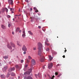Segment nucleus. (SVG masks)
Returning <instances> with one entry per match:
<instances>
[{"label":"nucleus","mask_w":79,"mask_h":79,"mask_svg":"<svg viewBox=\"0 0 79 79\" xmlns=\"http://www.w3.org/2000/svg\"><path fill=\"white\" fill-rule=\"evenodd\" d=\"M38 55L40 56H41V52L43 51V45L41 43H39L38 44Z\"/></svg>","instance_id":"obj_1"},{"label":"nucleus","mask_w":79,"mask_h":79,"mask_svg":"<svg viewBox=\"0 0 79 79\" xmlns=\"http://www.w3.org/2000/svg\"><path fill=\"white\" fill-rule=\"evenodd\" d=\"M35 59H32L31 60V66H32L33 65L35 64Z\"/></svg>","instance_id":"obj_2"},{"label":"nucleus","mask_w":79,"mask_h":79,"mask_svg":"<svg viewBox=\"0 0 79 79\" xmlns=\"http://www.w3.org/2000/svg\"><path fill=\"white\" fill-rule=\"evenodd\" d=\"M29 70L30 71V72H25L24 73V75L25 76H26V75H27V74H29L30 73H31V72L32 71V69H30Z\"/></svg>","instance_id":"obj_3"},{"label":"nucleus","mask_w":79,"mask_h":79,"mask_svg":"<svg viewBox=\"0 0 79 79\" xmlns=\"http://www.w3.org/2000/svg\"><path fill=\"white\" fill-rule=\"evenodd\" d=\"M22 49L24 52H26L27 51V48L25 45H23Z\"/></svg>","instance_id":"obj_4"},{"label":"nucleus","mask_w":79,"mask_h":79,"mask_svg":"<svg viewBox=\"0 0 79 79\" xmlns=\"http://www.w3.org/2000/svg\"><path fill=\"white\" fill-rule=\"evenodd\" d=\"M24 79H33L30 76H28L27 77L24 76Z\"/></svg>","instance_id":"obj_5"},{"label":"nucleus","mask_w":79,"mask_h":79,"mask_svg":"<svg viewBox=\"0 0 79 79\" xmlns=\"http://www.w3.org/2000/svg\"><path fill=\"white\" fill-rule=\"evenodd\" d=\"M53 67V64H48V67L49 69H51Z\"/></svg>","instance_id":"obj_6"},{"label":"nucleus","mask_w":79,"mask_h":79,"mask_svg":"<svg viewBox=\"0 0 79 79\" xmlns=\"http://www.w3.org/2000/svg\"><path fill=\"white\" fill-rule=\"evenodd\" d=\"M23 35H22V37L23 38H24L26 37V36L25 31H23Z\"/></svg>","instance_id":"obj_7"},{"label":"nucleus","mask_w":79,"mask_h":79,"mask_svg":"<svg viewBox=\"0 0 79 79\" xmlns=\"http://www.w3.org/2000/svg\"><path fill=\"white\" fill-rule=\"evenodd\" d=\"M15 70V68L14 67H13V68H11L9 69V71L10 72H11L12 71H14Z\"/></svg>","instance_id":"obj_8"},{"label":"nucleus","mask_w":79,"mask_h":79,"mask_svg":"<svg viewBox=\"0 0 79 79\" xmlns=\"http://www.w3.org/2000/svg\"><path fill=\"white\" fill-rule=\"evenodd\" d=\"M9 3L10 4H11V5H13V0H9L8 1Z\"/></svg>","instance_id":"obj_9"},{"label":"nucleus","mask_w":79,"mask_h":79,"mask_svg":"<svg viewBox=\"0 0 79 79\" xmlns=\"http://www.w3.org/2000/svg\"><path fill=\"white\" fill-rule=\"evenodd\" d=\"M17 44L18 46L21 47L22 46V44L20 43L19 41H18L17 42Z\"/></svg>","instance_id":"obj_10"},{"label":"nucleus","mask_w":79,"mask_h":79,"mask_svg":"<svg viewBox=\"0 0 79 79\" xmlns=\"http://www.w3.org/2000/svg\"><path fill=\"white\" fill-rule=\"evenodd\" d=\"M2 28L3 29H6V27L4 25H2Z\"/></svg>","instance_id":"obj_11"},{"label":"nucleus","mask_w":79,"mask_h":79,"mask_svg":"<svg viewBox=\"0 0 79 79\" xmlns=\"http://www.w3.org/2000/svg\"><path fill=\"white\" fill-rule=\"evenodd\" d=\"M28 32L30 35H33V33L31 31H28Z\"/></svg>","instance_id":"obj_12"},{"label":"nucleus","mask_w":79,"mask_h":79,"mask_svg":"<svg viewBox=\"0 0 79 79\" xmlns=\"http://www.w3.org/2000/svg\"><path fill=\"white\" fill-rule=\"evenodd\" d=\"M7 46L8 48L10 50L12 49V48H13L9 44Z\"/></svg>","instance_id":"obj_13"},{"label":"nucleus","mask_w":79,"mask_h":79,"mask_svg":"<svg viewBox=\"0 0 79 79\" xmlns=\"http://www.w3.org/2000/svg\"><path fill=\"white\" fill-rule=\"evenodd\" d=\"M44 57H43V58L41 59V62H43L44 61Z\"/></svg>","instance_id":"obj_14"},{"label":"nucleus","mask_w":79,"mask_h":79,"mask_svg":"<svg viewBox=\"0 0 79 79\" xmlns=\"http://www.w3.org/2000/svg\"><path fill=\"white\" fill-rule=\"evenodd\" d=\"M7 68H8V67H7V66L4 67V68H3V71H5L6 69H7Z\"/></svg>","instance_id":"obj_15"},{"label":"nucleus","mask_w":79,"mask_h":79,"mask_svg":"<svg viewBox=\"0 0 79 79\" xmlns=\"http://www.w3.org/2000/svg\"><path fill=\"white\" fill-rule=\"evenodd\" d=\"M45 45H46L48 46H49L50 45V43H47L46 42H45Z\"/></svg>","instance_id":"obj_16"},{"label":"nucleus","mask_w":79,"mask_h":79,"mask_svg":"<svg viewBox=\"0 0 79 79\" xmlns=\"http://www.w3.org/2000/svg\"><path fill=\"white\" fill-rule=\"evenodd\" d=\"M10 44L11 45L14 47V48L15 47V44L13 43H12V42H10Z\"/></svg>","instance_id":"obj_17"},{"label":"nucleus","mask_w":79,"mask_h":79,"mask_svg":"<svg viewBox=\"0 0 79 79\" xmlns=\"http://www.w3.org/2000/svg\"><path fill=\"white\" fill-rule=\"evenodd\" d=\"M49 57L50 60H52V57L51 56H49Z\"/></svg>","instance_id":"obj_18"},{"label":"nucleus","mask_w":79,"mask_h":79,"mask_svg":"<svg viewBox=\"0 0 79 79\" xmlns=\"http://www.w3.org/2000/svg\"><path fill=\"white\" fill-rule=\"evenodd\" d=\"M1 77L2 78H4L6 77L5 75H1Z\"/></svg>","instance_id":"obj_19"},{"label":"nucleus","mask_w":79,"mask_h":79,"mask_svg":"<svg viewBox=\"0 0 79 79\" xmlns=\"http://www.w3.org/2000/svg\"><path fill=\"white\" fill-rule=\"evenodd\" d=\"M10 73H8L6 76V77H8L10 76Z\"/></svg>","instance_id":"obj_20"},{"label":"nucleus","mask_w":79,"mask_h":79,"mask_svg":"<svg viewBox=\"0 0 79 79\" xmlns=\"http://www.w3.org/2000/svg\"><path fill=\"white\" fill-rule=\"evenodd\" d=\"M11 76H15V74L13 73H11Z\"/></svg>","instance_id":"obj_21"},{"label":"nucleus","mask_w":79,"mask_h":79,"mask_svg":"<svg viewBox=\"0 0 79 79\" xmlns=\"http://www.w3.org/2000/svg\"><path fill=\"white\" fill-rule=\"evenodd\" d=\"M19 28H17L16 29V32H17L19 31Z\"/></svg>","instance_id":"obj_22"},{"label":"nucleus","mask_w":79,"mask_h":79,"mask_svg":"<svg viewBox=\"0 0 79 79\" xmlns=\"http://www.w3.org/2000/svg\"><path fill=\"white\" fill-rule=\"evenodd\" d=\"M3 58L4 59H6L8 58V56H4Z\"/></svg>","instance_id":"obj_23"},{"label":"nucleus","mask_w":79,"mask_h":79,"mask_svg":"<svg viewBox=\"0 0 79 79\" xmlns=\"http://www.w3.org/2000/svg\"><path fill=\"white\" fill-rule=\"evenodd\" d=\"M15 67L16 69H19V67L17 65H16Z\"/></svg>","instance_id":"obj_24"},{"label":"nucleus","mask_w":79,"mask_h":79,"mask_svg":"<svg viewBox=\"0 0 79 79\" xmlns=\"http://www.w3.org/2000/svg\"><path fill=\"white\" fill-rule=\"evenodd\" d=\"M34 9L35 10H37L35 11V12H38V10H37L36 8L35 7L34 8Z\"/></svg>","instance_id":"obj_25"},{"label":"nucleus","mask_w":79,"mask_h":79,"mask_svg":"<svg viewBox=\"0 0 79 79\" xmlns=\"http://www.w3.org/2000/svg\"><path fill=\"white\" fill-rule=\"evenodd\" d=\"M40 73H38V75L35 74V76L37 78V76H38V77H40V76H39V75H40Z\"/></svg>","instance_id":"obj_26"},{"label":"nucleus","mask_w":79,"mask_h":79,"mask_svg":"<svg viewBox=\"0 0 79 79\" xmlns=\"http://www.w3.org/2000/svg\"><path fill=\"white\" fill-rule=\"evenodd\" d=\"M48 42H49V41H48V39L47 38H46L45 42L48 43Z\"/></svg>","instance_id":"obj_27"},{"label":"nucleus","mask_w":79,"mask_h":79,"mask_svg":"<svg viewBox=\"0 0 79 79\" xmlns=\"http://www.w3.org/2000/svg\"><path fill=\"white\" fill-rule=\"evenodd\" d=\"M28 59L29 60H31L32 59V58H31V56H28Z\"/></svg>","instance_id":"obj_28"},{"label":"nucleus","mask_w":79,"mask_h":79,"mask_svg":"<svg viewBox=\"0 0 79 79\" xmlns=\"http://www.w3.org/2000/svg\"><path fill=\"white\" fill-rule=\"evenodd\" d=\"M10 9L11 11L14 10V8H11Z\"/></svg>","instance_id":"obj_29"},{"label":"nucleus","mask_w":79,"mask_h":79,"mask_svg":"<svg viewBox=\"0 0 79 79\" xmlns=\"http://www.w3.org/2000/svg\"><path fill=\"white\" fill-rule=\"evenodd\" d=\"M49 50V49L48 48L46 49V51H48Z\"/></svg>","instance_id":"obj_30"},{"label":"nucleus","mask_w":79,"mask_h":79,"mask_svg":"<svg viewBox=\"0 0 79 79\" xmlns=\"http://www.w3.org/2000/svg\"><path fill=\"white\" fill-rule=\"evenodd\" d=\"M27 63H29L30 62V61L28 60V59H27Z\"/></svg>","instance_id":"obj_31"},{"label":"nucleus","mask_w":79,"mask_h":79,"mask_svg":"<svg viewBox=\"0 0 79 79\" xmlns=\"http://www.w3.org/2000/svg\"><path fill=\"white\" fill-rule=\"evenodd\" d=\"M7 17L8 18H10V17H11V16H10V15H8L7 16Z\"/></svg>","instance_id":"obj_32"},{"label":"nucleus","mask_w":79,"mask_h":79,"mask_svg":"<svg viewBox=\"0 0 79 79\" xmlns=\"http://www.w3.org/2000/svg\"><path fill=\"white\" fill-rule=\"evenodd\" d=\"M28 65L27 64L25 65L24 66L25 68H27V67Z\"/></svg>","instance_id":"obj_33"},{"label":"nucleus","mask_w":79,"mask_h":79,"mask_svg":"<svg viewBox=\"0 0 79 79\" xmlns=\"http://www.w3.org/2000/svg\"><path fill=\"white\" fill-rule=\"evenodd\" d=\"M11 26V24H8V27H10Z\"/></svg>","instance_id":"obj_34"},{"label":"nucleus","mask_w":79,"mask_h":79,"mask_svg":"<svg viewBox=\"0 0 79 79\" xmlns=\"http://www.w3.org/2000/svg\"><path fill=\"white\" fill-rule=\"evenodd\" d=\"M55 74L56 75H57L58 74V73L57 72H56Z\"/></svg>","instance_id":"obj_35"},{"label":"nucleus","mask_w":79,"mask_h":79,"mask_svg":"<svg viewBox=\"0 0 79 79\" xmlns=\"http://www.w3.org/2000/svg\"><path fill=\"white\" fill-rule=\"evenodd\" d=\"M6 12H8V9H7V8H6Z\"/></svg>","instance_id":"obj_36"},{"label":"nucleus","mask_w":79,"mask_h":79,"mask_svg":"<svg viewBox=\"0 0 79 79\" xmlns=\"http://www.w3.org/2000/svg\"><path fill=\"white\" fill-rule=\"evenodd\" d=\"M61 74H59V75L58 76V77H60V76H61Z\"/></svg>","instance_id":"obj_37"},{"label":"nucleus","mask_w":79,"mask_h":79,"mask_svg":"<svg viewBox=\"0 0 79 79\" xmlns=\"http://www.w3.org/2000/svg\"><path fill=\"white\" fill-rule=\"evenodd\" d=\"M61 64H58L57 65V66H61Z\"/></svg>","instance_id":"obj_38"},{"label":"nucleus","mask_w":79,"mask_h":79,"mask_svg":"<svg viewBox=\"0 0 79 79\" xmlns=\"http://www.w3.org/2000/svg\"><path fill=\"white\" fill-rule=\"evenodd\" d=\"M30 19H31V21L32 22L33 21V20L32 19V18L31 17Z\"/></svg>","instance_id":"obj_39"},{"label":"nucleus","mask_w":79,"mask_h":79,"mask_svg":"<svg viewBox=\"0 0 79 79\" xmlns=\"http://www.w3.org/2000/svg\"><path fill=\"white\" fill-rule=\"evenodd\" d=\"M34 50H36V48H34Z\"/></svg>","instance_id":"obj_40"},{"label":"nucleus","mask_w":79,"mask_h":79,"mask_svg":"<svg viewBox=\"0 0 79 79\" xmlns=\"http://www.w3.org/2000/svg\"><path fill=\"white\" fill-rule=\"evenodd\" d=\"M26 51H25V52H23V54H26Z\"/></svg>","instance_id":"obj_41"},{"label":"nucleus","mask_w":79,"mask_h":79,"mask_svg":"<svg viewBox=\"0 0 79 79\" xmlns=\"http://www.w3.org/2000/svg\"><path fill=\"white\" fill-rule=\"evenodd\" d=\"M23 60H21V63H23Z\"/></svg>","instance_id":"obj_42"},{"label":"nucleus","mask_w":79,"mask_h":79,"mask_svg":"<svg viewBox=\"0 0 79 79\" xmlns=\"http://www.w3.org/2000/svg\"><path fill=\"white\" fill-rule=\"evenodd\" d=\"M21 32H22V31L21 30H20L19 31V33H21Z\"/></svg>","instance_id":"obj_43"},{"label":"nucleus","mask_w":79,"mask_h":79,"mask_svg":"<svg viewBox=\"0 0 79 79\" xmlns=\"http://www.w3.org/2000/svg\"><path fill=\"white\" fill-rule=\"evenodd\" d=\"M66 48H65V52H67V50L66 49Z\"/></svg>","instance_id":"obj_44"},{"label":"nucleus","mask_w":79,"mask_h":79,"mask_svg":"<svg viewBox=\"0 0 79 79\" xmlns=\"http://www.w3.org/2000/svg\"><path fill=\"white\" fill-rule=\"evenodd\" d=\"M63 58H65V56H64H64H63Z\"/></svg>","instance_id":"obj_45"},{"label":"nucleus","mask_w":79,"mask_h":79,"mask_svg":"<svg viewBox=\"0 0 79 79\" xmlns=\"http://www.w3.org/2000/svg\"><path fill=\"white\" fill-rule=\"evenodd\" d=\"M38 27H39V28H40H40H41V26H38Z\"/></svg>","instance_id":"obj_46"},{"label":"nucleus","mask_w":79,"mask_h":79,"mask_svg":"<svg viewBox=\"0 0 79 79\" xmlns=\"http://www.w3.org/2000/svg\"><path fill=\"white\" fill-rule=\"evenodd\" d=\"M25 1H26V2H28V0H26Z\"/></svg>","instance_id":"obj_47"},{"label":"nucleus","mask_w":79,"mask_h":79,"mask_svg":"<svg viewBox=\"0 0 79 79\" xmlns=\"http://www.w3.org/2000/svg\"><path fill=\"white\" fill-rule=\"evenodd\" d=\"M45 67L44 66H43V69H45Z\"/></svg>","instance_id":"obj_48"},{"label":"nucleus","mask_w":79,"mask_h":79,"mask_svg":"<svg viewBox=\"0 0 79 79\" xmlns=\"http://www.w3.org/2000/svg\"><path fill=\"white\" fill-rule=\"evenodd\" d=\"M15 16H19V15H15Z\"/></svg>","instance_id":"obj_49"},{"label":"nucleus","mask_w":79,"mask_h":79,"mask_svg":"<svg viewBox=\"0 0 79 79\" xmlns=\"http://www.w3.org/2000/svg\"><path fill=\"white\" fill-rule=\"evenodd\" d=\"M12 34L13 35H14V32H12Z\"/></svg>","instance_id":"obj_50"},{"label":"nucleus","mask_w":79,"mask_h":79,"mask_svg":"<svg viewBox=\"0 0 79 79\" xmlns=\"http://www.w3.org/2000/svg\"><path fill=\"white\" fill-rule=\"evenodd\" d=\"M54 78V77H52L51 78V79H53Z\"/></svg>","instance_id":"obj_51"},{"label":"nucleus","mask_w":79,"mask_h":79,"mask_svg":"<svg viewBox=\"0 0 79 79\" xmlns=\"http://www.w3.org/2000/svg\"><path fill=\"white\" fill-rule=\"evenodd\" d=\"M30 10H32V8H31L30 9Z\"/></svg>","instance_id":"obj_52"},{"label":"nucleus","mask_w":79,"mask_h":79,"mask_svg":"<svg viewBox=\"0 0 79 79\" xmlns=\"http://www.w3.org/2000/svg\"><path fill=\"white\" fill-rule=\"evenodd\" d=\"M13 20L14 21L15 20V19H13Z\"/></svg>","instance_id":"obj_53"},{"label":"nucleus","mask_w":79,"mask_h":79,"mask_svg":"<svg viewBox=\"0 0 79 79\" xmlns=\"http://www.w3.org/2000/svg\"><path fill=\"white\" fill-rule=\"evenodd\" d=\"M1 6V2H0V6Z\"/></svg>","instance_id":"obj_54"},{"label":"nucleus","mask_w":79,"mask_h":79,"mask_svg":"<svg viewBox=\"0 0 79 79\" xmlns=\"http://www.w3.org/2000/svg\"><path fill=\"white\" fill-rule=\"evenodd\" d=\"M8 8H9V9H10V6H8Z\"/></svg>","instance_id":"obj_55"},{"label":"nucleus","mask_w":79,"mask_h":79,"mask_svg":"<svg viewBox=\"0 0 79 79\" xmlns=\"http://www.w3.org/2000/svg\"><path fill=\"white\" fill-rule=\"evenodd\" d=\"M9 79H11V77H10Z\"/></svg>","instance_id":"obj_56"},{"label":"nucleus","mask_w":79,"mask_h":79,"mask_svg":"<svg viewBox=\"0 0 79 79\" xmlns=\"http://www.w3.org/2000/svg\"><path fill=\"white\" fill-rule=\"evenodd\" d=\"M12 13H14V11H12Z\"/></svg>","instance_id":"obj_57"},{"label":"nucleus","mask_w":79,"mask_h":79,"mask_svg":"<svg viewBox=\"0 0 79 79\" xmlns=\"http://www.w3.org/2000/svg\"><path fill=\"white\" fill-rule=\"evenodd\" d=\"M52 77H54V76H53Z\"/></svg>","instance_id":"obj_58"},{"label":"nucleus","mask_w":79,"mask_h":79,"mask_svg":"<svg viewBox=\"0 0 79 79\" xmlns=\"http://www.w3.org/2000/svg\"><path fill=\"white\" fill-rule=\"evenodd\" d=\"M12 51H14V48L13 49H12Z\"/></svg>","instance_id":"obj_59"},{"label":"nucleus","mask_w":79,"mask_h":79,"mask_svg":"<svg viewBox=\"0 0 79 79\" xmlns=\"http://www.w3.org/2000/svg\"><path fill=\"white\" fill-rule=\"evenodd\" d=\"M10 52H12V51H11Z\"/></svg>","instance_id":"obj_60"},{"label":"nucleus","mask_w":79,"mask_h":79,"mask_svg":"<svg viewBox=\"0 0 79 79\" xmlns=\"http://www.w3.org/2000/svg\"><path fill=\"white\" fill-rule=\"evenodd\" d=\"M17 57L18 58V56H17Z\"/></svg>","instance_id":"obj_61"},{"label":"nucleus","mask_w":79,"mask_h":79,"mask_svg":"<svg viewBox=\"0 0 79 79\" xmlns=\"http://www.w3.org/2000/svg\"><path fill=\"white\" fill-rule=\"evenodd\" d=\"M19 15V16H20V15Z\"/></svg>","instance_id":"obj_62"},{"label":"nucleus","mask_w":79,"mask_h":79,"mask_svg":"<svg viewBox=\"0 0 79 79\" xmlns=\"http://www.w3.org/2000/svg\"><path fill=\"white\" fill-rule=\"evenodd\" d=\"M20 77L19 76V78Z\"/></svg>","instance_id":"obj_63"},{"label":"nucleus","mask_w":79,"mask_h":79,"mask_svg":"<svg viewBox=\"0 0 79 79\" xmlns=\"http://www.w3.org/2000/svg\"><path fill=\"white\" fill-rule=\"evenodd\" d=\"M15 19H16V17H15Z\"/></svg>","instance_id":"obj_64"}]
</instances>
